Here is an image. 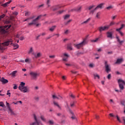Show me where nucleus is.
<instances>
[{
    "label": "nucleus",
    "instance_id": "obj_52",
    "mask_svg": "<svg viewBox=\"0 0 125 125\" xmlns=\"http://www.w3.org/2000/svg\"><path fill=\"white\" fill-rule=\"evenodd\" d=\"M93 6H90L88 7L89 10H91V9H92V8H93Z\"/></svg>",
    "mask_w": 125,
    "mask_h": 125
},
{
    "label": "nucleus",
    "instance_id": "obj_10",
    "mask_svg": "<svg viewBox=\"0 0 125 125\" xmlns=\"http://www.w3.org/2000/svg\"><path fill=\"white\" fill-rule=\"evenodd\" d=\"M25 83L23 82H21L19 86V89L20 90H22L24 87H25Z\"/></svg>",
    "mask_w": 125,
    "mask_h": 125
},
{
    "label": "nucleus",
    "instance_id": "obj_8",
    "mask_svg": "<svg viewBox=\"0 0 125 125\" xmlns=\"http://www.w3.org/2000/svg\"><path fill=\"white\" fill-rule=\"evenodd\" d=\"M40 76V73L37 72H32V81H37L38 77Z\"/></svg>",
    "mask_w": 125,
    "mask_h": 125
},
{
    "label": "nucleus",
    "instance_id": "obj_9",
    "mask_svg": "<svg viewBox=\"0 0 125 125\" xmlns=\"http://www.w3.org/2000/svg\"><path fill=\"white\" fill-rule=\"evenodd\" d=\"M110 28V26H101L99 27V30L101 33V32H103V31H106V30H108Z\"/></svg>",
    "mask_w": 125,
    "mask_h": 125
},
{
    "label": "nucleus",
    "instance_id": "obj_24",
    "mask_svg": "<svg viewBox=\"0 0 125 125\" xmlns=\"http://www.w3.org/2000/svg\"><path fill=\"white\" fill-rule=\"evenodd\" d=\"M53 98L54 99H55V98H57V99H60V100H61L62 99V97H61V96H59L58 97L53 95Z\"/></svg>",
    "mask_w": 125,
    "mask_h": 125
},
{
    "label": "nucleus",
    "instance_id": "obj_39",
    "mask_svg": "<svg viewBox=\"0 0 125 125\" xmlns=\"http://www.w3.org/2000/svg\"><path fill=\"white\" fill-rule=\"evenodd\" d=\"M64 12V10H61V11H59L58 12V14H62Z\"/></svg>",
    "mask_w": 125,
    "mask_h": 125
},
{
    "label": "nucleus",
    "instance_id": "obj_12",
    "mask_svg": "<svg viewBox=\"0 0 125 125\" xmlns=\"http://www.w3.org/2000/svg\"><path fill=\"white\" fill-rule=\"evenodd\" d=\"M63 55L64 57H63L62 60L63 61L67 62V61H68V57H69V56L66 53H64Z\"/></svg>",
    "mask_w": 125,
    "mask_h": 125
},
{
    "label": "nucleus",
    "instance_id": "obj_40",
    "mask_svg": "<svg viewBox=\"0 0 125 125\" xmlns=\"http://www.w3.org/2000/svg\"><path fill=\"white\" fill-rule=\"evenodd\" d=\"M106 8L108 10H110V9H112V8H113V7L112 6H109L106 7Z\"/></svg>",
    "mask_w": 125,
    "mask_h": 125
},
{
    "label": "nucleus",
    "instance_id": "obj_42",
    "mask_svg": "<svg viewBox=\"0 0 125 125\" xmlns=\"http://www.w3.org/2000/svg\"><path fill=\"white\" fill-rule=\"evenodd\" d=\"M117 32H118L119 34H120L121 36H124V33L121 31V30L117 31Z\"/></svg>",
    "mask_w": 125,
    "mask_h": 125
},
{
    "label": "nucleus",
    "instance_id": "obj_43",
    "mask_svg": "<svg viewBox=\"0 0 125 125\" xmlns=\"http://www.w3.org/2000/svg\"><path fill=\"white\" fill-rule=\"evenodd\" d=\"M4 16H5V15L4 14H2V15H1L0 16V21L1 20V19H2V18L4 17Z\"/></svg>",
    "mask_w": 125,
    "mask_h": 125
},
{
    "label": "nucleus",
    "instance_id": "obj_19",
    "mask_svg": "<svg viewBox=\"0 0 125 125\" xmlns=\"http://www.w3.org/2000/svg\"><path fill=\"white\" fill-rule=\"evenodd\" d=\"M10 2H11V0H10V1H8L6 3H5L4 4H2V6H3V7H6V6H7L8 5V4H9L10 3Z\"/></svg>",
    "mask_w": 125,
    "mask_h": 125
},
{
    "label": "nucleus",
    "instance_id": "obj_22",
    "mask_svg": "<svg viewBox=\"0 0 125 125\" xmlns=\"http://www.w3.org/2000/svg\"><path fill=\"white\" fill-rule=\"evenodd\" d=\"M104 5V3H102L100 4H99L96 7V9H98V8H102V6H103Z\"/></svg>",
    "mask_w": 125,
    "mask_h": 125
},
{
    "label": "nucleus",
    "instance_id": "obj_7",
    "mask_svg": "<svg viewBox=\"0 0 125 125\" xmlns=\"http://www.w3.org/2000/svg\"><path fill=\"white\" fill-rule=\"evenodd\" d=\"M104 67L105 68V71L109 74L111 72V66L108 64V62H104Z\"/></svg>",
    "mask_w": 125,
    "mask_h": 125
},
{
    "label": "nucleus",
    "instance_id": "obj_18",
    "mask_svg": "<svg viewBox=\"0 0 125 125\" xmlns=\"http://www.w3.org/2000/svg\"><path fill=\"white\" fill-rule=\"evenodd\" d=\"M56 28V25H54L53 26H52L51 27H50L49 30V31H50V32H54V30H55Z\"/></svg>",
    "mask_w": 125,
    "mask_h": 125
},
{
    "label": "nucleus",
    "instance_id": "obj_53",
    "mask_svg": "<svg viewBox=\"0 0 125 125\" xmlns=\"http://www.w3.org/2000/svg\"><path fill=\"white\" fill-rule=\"evenodd\" d=\"M15 37L17 39L19 38V37H20V35H19V34H17L16 35H15Z\"/></svg>",
    "mask_w": 125,
    "mask_h": 125
},
{
    "label": "nucleus",
    "instance_id": "obj_13",
    "mask_svg": "<svg viewBox=\"0 0 125 125\" xmlns=\"http://www.w3.org/2000/svg\"><path fill=\"white\" fill-rule=\"evenodd\" d=\"M60 7H60L59 5H57L52 6L51 8H52L53 11H56V10H58Z\"/></svg>",
    "mask_w": 125,
    "mask_h": 125
},
{
    "label": "nucleus",
    "instance_id": "obj_44",
    "mask_svg": "<svg viewBox=\"0 0 125 125\" xmlns=\"http://www.w3.org/2000/svg\"><path fill=\"white\" fill-rule=\"evenodd\" d=\"M121 119H122V121H123L124 125H125V117H122L121 118Z\"/></svg>",
    "mask_w": 125,
    "mask_h": 125
},
{
    "label": "nucleus",
    "instance_id": "obj_6",
    "mask_svg": "<svg viewBox=\"0 0 125 125\" xmlns=\"http://www.w3.org/2000/svg\"><path fill=\"white\" fill-rule=\"evenodd\" d=\"M118 82L120 89L121 90H124L125 89V82L122 79H119Z\"/></svg>",
    "mask_w": 125,
    "mask_h": 125
},
{
    "label": "nucleus",
    "instance_id": "obj_47",
    "mask_svg": "<svg viewBox=\"0 0 125 125\" xmlns=\"http://www.w3.org/2000/svg\"><path fill=\"white\" fill-rule=\"evenodd\" d=\"M125 42V41H121V40H118V42H119L120 44H122V43L123 42Z\"/></svg>",
    "mask_w": 125,
    "mask_h": 125
},
{
    "label": "nucleus",
    "instance_id": "obj_37",
    "mask_svg": "<svg viewBox=\"0 0 125 125\" xmlns=\"http://www.w3.org/2000/svg\"><path fill=\"white\" fill-rule=\"evenodd\" d=\"M99 16H100V12H98L97 13L96 17L98 19H99Z\"/></svg>",
    "mask_w": 125,
    "mask_h": 125
},
{
    "label": "nucleus",
    "instance_id": "obj_3",
    "mask_svg": "<svg viewBox=\"0 0 125 125\" xmlns=\"http://www.w3.org/2000/svg\"><path fill=\"white\" fill-rule=\"evenodd\" d=\"M33 120L34 122L32 123V125H42V121H40L38 119V118L37 117V115H36L35 114H33Z\"/></svg>",
    "mask_w": 125,
    "mask_h": 125
},
{
    "label": "nucleus",
    "instance_id": "obj_26",
    "mask_svg": "<svg viewBox=\"0 0 125 125\" xmlns=\"http://www.w3.org/2000/svg\"><path fill=\"white\" fill-rule=\"evenodd\" d=\"M16 74H17V70L13 71L11 73V75L12 76V77H15V76L16 75Z\"/></svg>",
    "mask_w": 125,
    "mask_h": 125
},
{
    "label": "nucleus",
    "instance_id": "obj_41",
    "mask_svg": "<svg viewBox=\"0 0 125 125\" xmlns=\"http://www.w3.org/2000/svg\"><path fill=\"white\" fill-rule=\"evenodd\" d=\"M34 99L36 101H39V100H40V98L39 97H35Z\"/></svg>",
    "mask_w": 125,
    "mask_h": 125
},
{
    "label": "nucleus",
    "instance_id": "obj_27",
    "mask_svg": "<svg viewBox=\"0 0 125 125\" xmlns=\"http://www.w3.org/2000/svg\"><path fill=\"white\" fill-rule=\"evenodd\" d=\"M90 21V18H88L87 20H86V21H84V22H82V24H86L87 23H88V22H89Z\"/></svg>",
    "mask_w": 125,
    "mask_h": 125
},
{
    "label": "nucleus",
    "instance_id": "obj_28",
    "mask_svg": "<svg viewBox=\"0 0 125 125\" xmlns=\"http://www.w3.org/2000/svg\"><path fill=\"white\" fill-rule=\"evenodd\" d=\"M42 54L41 53H38L36 55H35V58H39L42 56Z\"/></svg>",
    "mask_w": 125,
    "mask_h": 125
},
{
    "label": "nucleus",
    "instance_id": "obj_1",
    "mask_svg": "<svg viewBox=\"0 0 125 125\" xmlns=\"http://www.w3.org/2000/svg\"><path fill=\"white\" fill-rule=\"evenodd\" d=\"M12 42H13L12 39H10L2 43H0V50H4V49H5V46H8L9 44H11L14 49H17V48H19V45L17 43H12Z\"/></svg>",
    "mask_w": 125,
    "mask_h": 125
},
{
    "label": "nucleus",
    "instance_id": "obj_17",
    "mask_svg": "<svg viewBox=\"0 0 125 125\" xmlns=\"http://www.w3.org/2000/svg\"><path fill=\"white\" fill-rule=\"evenodd\" d=\"M123 61V60L122 58L121 59H118L117 60V61L115 62V64H121L122 62Z\"/></svg>",
    "mask_w": 125,
    "mask_h": 125
},
{
    "label": "nucleus",
    "instance_id": "obj_4",
    "mask_svg": "<svg viewBox=\"0 0 125 125\" xmlns=\"http://www.w3.org/2000/svg\"><path fill=\"white\" fill-rule=\"evenodd\" d=\"M86 43V41L85 39H84L83 42H82L81 43H80L79 44H74V46L76 47V48H77V49H80L81 47H83V45H85Z\"/></svg>",
    "mask_w": 125,
    "mask_h": 125
},
{
    "label": "nucleus",
    "instance_id": "obj_34",
    "mask_svg": "<svg viewBox=\"0 0 125 125\" xmlns=\"http://www.w3.org/2000/svg\"><path fill=\"white\" fill-rule=\"evenodd\" d=\"M94 76L95 77V78H98V79H100V77L97 74H94Z\"/></svg>",
    "mask_w": 125,
    "mask_h": 125
},
{
    "label": "nucleus",
    "instance_id": "obj_62",
    "mask_svg": "<svg viewBox=\"0 0 125 125\" xmlns=\"http://www.w3.org/2000/svg\"><path fill=\"white\" fill-rule=\"evenodd\" d=\"M41 35L40 34L39 35H38V36L36 37V40H39L40 37H41Z\"/></svg>",
    "mask_w": 125,
    "mask_h": 125
},
{
    "label": "nucleus",
    "instance_id": "obj_64",
    "mask_svg": "<svg viewBox=\"0 0 125 125\" xmlns=\"http://www.w3.org/2000/svg\"><path fill=\"white\" fill-rule=\"evenodd\" d=\"M66 66H67L68 67L71 66V64L70 63H65Z\"/></svg>",
    "mask_w": 125,
    "mask_h": 125
},
{
    "label": "nucleus",
    "instance_id": "obj_61",
    "mask_svg": "<svg viewBox=\"0 0 125 125\" xmlns=\"http://www.w3.org/2000/svg\"><path fill=\"white\" fill-rule=\"evenodd\" d=\"M50 58H55V55L49 56Z\"/></svg>",
    "mask_w": 125,
    "mask_h": 125
},
{
    "label": "nucleus",
    "instance_id": "obj_45",
    "mask_svg": "<svg viewBox=\"0 0 125 125\" xmlns=\"http://www.w3.org/2000/svg\"><path fill=\"white\" fill-rule=\"evenodd\" d=\"M113 25H115V22L112 21L111 22H110L109 25H107V26H109L110 27V26H113Z\"/></svg>",
    "mask_w": 125,
    "mask_h": 125
},
{
    "label": "nucleus",
    "instance_id": "obj_14",
    "mask_svg": "<svg viewBox=\"0 0 125 125\" xmlns=\"http://www.w3.org/2000/svg\"><path fill=\"white\" fill-rule=\"evenodd\" d=\"M107 38H109L110 39H112V36H113V33L112 32H107Z\"/></svg>",
    "mask_w": 125,
    "mask_h": 125
},
{
    "label": "nucleus",
    "instance_id": "obj_15",
    "mask_svg": "<svg viewBox=\"0 0 125 125\" xmlns=\"http://www.w3.org/2000/svg\"><path fill=\"white\" fill-rule=\"evenodd\" d=\"M67 48L68 50H73V48L72 47L71 43H69L67 44Z\"/></svg>",
    "mask_w": 125,
    "mask_h": 125
},
{
    "label": "nucleus",
    "instance_id": "obj_35",
    "mask_svg": "<svg viewBox=\"0 0 125 125\" xmlns=\"http://www.w3.org/2000/svg\"><path fill=\"white\" fill-rule=\"evenodd\" d=\"M99 40V38H96L95 40H91L92 42H96Z\"/></svg>",
    "mask_w": 125,
    "mask_h": 125
},
{
    "label": "nucleus",
    "instance_id": "obj_25",
    "mask_svg": "<svg viewBox=\"0 0 125 125\" xmlns=\"http://www.w3.org/2000/svg\"><path fill=\"white\" fill-rule=\"evenodd\" d=\"M125 25L124 24H122L121 25V27L119 28L116 29V31H121V30L123 29V28H125Z\"/></svg>",
    "mask_w": 125,
    "mask_h": 125
},
{
    "label": "nucleus",
    "instance_id": "obj_38",
    "mask_svg": "<svg viewBox=\"0 0 125 125\" xmlns=\"http://www.w3.org/2000/svg\"><path fill=\"white\" fill-rule=\"evenodd\" d=\"M49 125H53V124H54V122H53V121H52V120H50V121H49Z\"/></svg>",
    "mask_w": 125,
    "mask_h": 125
},
{
    "label": "nucleus",
    "instance_id": "obj_59",
    "mask_svg": "<svg viewBox=\"0 0 125 125\" xmlns=\"http://www.w3.org/2000/svg\"><path fill=\"white\" fill-rule=\"evenodd\" d=\"M13 14H14V15H15L16 16L17 15H18V12H15L13 13Z\"/></svg>",
    "mask_w": 125,
    "mask_h": 125
},
{
    "label": "nucleus",
    "instance_id": "obj_36",
    "mask_svg": "<svg viewBox=\"0 0 125 125\" xmlns=\"http://www.w3.org/2000/svg\"><path fill=\"white\" fill-rule=\"evenodd\" d=\"M6 106H7V109H8V108H10V105H9V103H7V102H6Z\"/></svg>",
    "mask_w": 125,
    "mask_h": 125
},
{
    "label": "nucleus",
    "instance_id": "obj_23",
    "mask_svg": "<svg viewBox=\"0 0 125 125\" xmlns=\"http://www.w3.org/2000/svg\"><path fill=\"white\" fill-rule=\"evenodd\" d=\"M54 103V105L55 106H56L57 107H58V108H59V109H61V107L60 106V105H59V104H58V103H57L56 102H53Z\"/></svg>",
    "mask_w": 125,
    "mask_h": 125
},
{
    "label": "nucleus",
    "instance_id": "obj_11",
    "mask_svg": "<svg viewBox=\"0 0 125 125\" xmlns=\"http://www.w3.org/2000/svg\"><path fill=\"white\" fill-rule=\"evenodd\" d=\"M8 114H10V115H14V116H15V113H14V112L13 111V110H12V109H11V107H9L8 108Z\"/></svg>",
    "mask_w": 125,
    "mask_h": 125
},
{
    "label": "nucleus",
    "instance_id": "obj_30",
    "mask_svg": "<svg viewBox=\"0 0 125 125\" xmlns=\"http://www.w3.org/2000/svg\"><path fill=\"white\" fill-rule=\"evenodd\" d=\"M82 9V6H78L77 8L75 9L76 11H81Z\"/></svg>",
    "mask_w": 125,
    "mask_h": 125
},
{
    "label": "nucleus",
    "instance_id": "obj_50",
    "mask_svg": "<svg viewBox=\"0 0 125 125\" xmlns=\"http://www.w3.org/2000/svg\"><path fill=\"white\" fill-rule=\"evenodd\" d=\"M9 91H10L9 90H8L6 94H7V95H8L9 97H10L11 93H10V92H9Z\"/></svg>",
    "mask_w": 125,
    "mask_h": 125
},
{
    "label": "nucleus",
    "instance_id": "obj_20",
    "mask_svg": "<svg viewBox=\"0 0 125 125\" xmlns=\"http://www.w3.org/2000/svg\"><path fill=\"white\" fill-rule=\"evenodd\" d=\"M21 91H22V92H24L25 93L28 91V88H27V87L26 86L24 87V88H23L22 90H21Z\"/></svg>",
    "mask_w": 125,
    "mask_h": 125
},
{
    "label": "nucleus",
    "instance_id": "obj_32",
    "mask_svg": "<svg viewBox=\"0 0 125 125\" xmlns=\"http://www.w3.org/2000/svg\"><path fill=\"white\" fill-rule=\"evenodd\" d=\"M25 62L26 63H30V62H31V60L29 58H27L25 59Z\"/></svg>",
    "mask_w": 125,
    "mask_h": 125
},
{
    "label": "nucleus",
    "instance_id": "obj_21",
    "mask_svg": "<svg viewBox=\"0 0 125 125\" xmlns=\"http://www.w3.org/2000/svg\"><path fill=\"white\" fill-rule=\"evenodd\" d=\"M40 119L42 121V122H44V123H45L46 122V119L45 118H44V116L43 115H41L40 116Z\"/></svg>",
    "mask_w": 125,
    "mask_h": 125
},
{
    "label": "nucleus",
    "instance_id": "obj_49",
    "mask_svg": "<svg viewBox=\"0 0 125 125\" xmlns=\"http://www.w3.org/2000/svg\"><path fill=\"white\" fill-rule=\"evenodd\" d=\"M111 74H108V76H107V79H108V80H110L111 79Z\"/></svg>",
    "mask_w": 125,
    "mask_h": 125
},
{
    "label": "nucleus",
    "instance_id": "obj_29",
    "mask_svg": "<svg viewBox=\"0 0 125 125\" xmlns=\"http://www.w3.org/2000/svg\"><path fill=\"white\" fill-rule=\"evenodd\" d=\"M0 107H2V108H4L5 107V105L2 102H0Z\"/></svg>",
    "mask_w": 125,
    "mask_h": 125
},
{
    "label": "nucleus",
    "instance_id": "obj_57",
    "mask_svg": "<svg viewBox=\"0 0 125 125\" xmlns=\"http://www.w3.org/2000/svg\"><path fill=\"white\" fill-rule=\"evenodd\" d=\"M39 89V86H37L34 87V90H38Z\"/></svg>",
    "mask_w": 125,
    "mask_h": 125
},
{
    "label": "nucleus",
    "instance_id": "obj_2",
    "mask_svg": "<svg viewBox=\"0 0 125 125\" xmlns=\"http://www.w3.org/2000/svg\"><path fill=\"white\" fill-rule=\"evenodd\" d=\"M42 15L38 16L36 19L33 20L32 25H33V26H35L37 28L40 27L42 24L39 22V20L42 18Z\"/></svg>",
    "mask_w": 125,
    "mask_h": 125
},
{
    "label": "nucleus",
    "instance_id": "obj_51",
    "mask_svg": "<svg viewBox=\"0 0 125 125\" xmlns=\"http://www.w3.org/2000/svg\"><path fill=\"white\" fill-rule=\"evenodd\" d=\"M13 88L14 89H17V85L15 84Z\"/></svg>",
    "mask_w": 125,
    "mask_h": 125
},
{
    "label": "nucleus",
    "instance_id": "obj_5",
    "mask_svg": "<svg viewBox=\"0 0 125 125\" xmlns=\"http://www.w3.org/2000/svg\"><path fill=\"white\" fill-rule=\"evenodd\" d=\"M11 27V25H5L3 27H0V33L1 34H4V33H6L7 30L9 28Z\"/></svg>",
    "mask_w": 125,
    "mask_h": 125
},
{
    "label": "nucleus",
    "instance_id": "obj_33",
    "mask_svg": "<svg viewBox=\"0 0 125 125\" xmlns=\"http://www.w3.org/2000/svg\"><path fill=\"white\" fill-rule=\"evenodd\" d=\"M70 17V15H66L64 17V19L66 20V19H69V18Z\"/></svg>",
    "mask_w": 125,
    "mask_h": 125
},
{
    "label": "nucleus",
    "instance_id": "obj_48",
    "mask_svg": "<svg viewBox=\"0 0 125 125\" xmlns=\"http://www.w3.org/2000/svg\"><path fill=\"white\" fill-rule=\"evenodd\" d=\"M69 112L70 113V114H72L73 116H74V112H73V111H72V110H71V109H69Z\"/></svg>",
    "mask_w": 125,
    "mask_h": 125
},
{
    "label": "nucleus",
    "instance_id": "obj_46",
    "mask_svg": "<svg viewBox=\"0 0 125 125\" xmlns=\"http://www.w3.org/2000/svg\"><path fill=\"white\" fill-rule=\"evenodd\" d=\"M71 21H72V20H70L68 21H67L66 22H65V25H68V24H69V23H70V22H71Z\"/></svg>",
    "mask_w": 125,
    "mask_h": 125
},
{
    "label": "nucleus",
    "instance_id": "obj_16",
    "mask_svg": "<svg viewBox=\"0 0 125 125\" xmlns=\"http://www.w3.org/2000/svg\"><path fill=\"white\" fill-rule=\"evenodd\" d=\"M1 82L3 84L7 83H8V80L7 79H5L4 78L2 77Z\"/></svg>",
    "mask_w": 125,
    "mask_h": 125
},
{
    "label": "nucleus",
    "instance_id": "obj_58",
    "mask_svg": "<svg viewBox=\"0 0 125 125\" xmlns=\"http://www.w3.org/2000/svg\"><path fill=\"white\" fill-rule=\"evenodd\" d=\"M43 6V4H42L39 6H38V8H41V7H42Z\"/></svg>",
    "mask_w": 125,
    "mask_h": 125
},
{
    "label": "nucleus",
    "instance_id": "obj_54",
    "mask_svg": "<svg viewBox=\"0 0 125 125\" xmlns=\"http://www.w3.org/2000/svg\"><path fill=\"white\" fill-rule=\"evenodd\" d=\"M96 10H97V9H96V8H95L94 10L91 11V13H94V12L96 11Z\"/></svg>",
    "mask_w": 125,
    "mask_h": 125
},
{
    "label": "nucleus",
    "instance_id": "obj_56",
    "mask_svg": "<svg viewBox=\"0 0 125 125\" xmlns=\"http://www.w3.org/2000/svg\"><path fill=\"white\" fill-rule=\"evenodd\" d=\"M50 4V0H47L46 4Z\"/></svg>",
    "mask_w": 125,
    "mask_h": 125
},
{
    "label": "nucleus",
    "instance_id": "obj_55",
    "mask_svg": "<svg viewBox=\"0 0 125 125\" xmlns=\"http://www.w3.org/2000/svg\"><path fill=\"white\" fill-rule=\"evenodd\" d=\"M4 23H5V24H9V23H10V21H6L4 22Z\"/></svg>",
    "mask_w": 125,
    "mask_h": 125
},
{
    "label": "nucleus",
    "instance_id": "obj_63",
    "mask_svg": "<svg viewBox=\"0 0 125 125\" xmlns=\"http://www.w3.org/2000/svg\"><path fill=\"white\" fill-rule=\"evenodd\" d=\"M109 102H110V103H114V100L110 99L109 100Z\"/></svg>",
    "mask_w": 125,
    "mask_h": 125
},
{
    "label": "nucleus",
    "instance_id": "obj_60",
    "mask_svg": "<svg viewBox=\"0 0 125 125\" xmlns=\"http://www.w3.org/2000/svg\"><path fill=\"white\" fill-rule=\"evenodd\" d=\"M109 116L110 117H115V115H114V114H113V113H110Z\"/></svg>",
    "mask_w": 125,
    "mask_h": 125
},
{
    "label": "nucleus",
    "instance_id": "obj_31",
    "mask_svg": "<svg viewBox=\"0 0 125 125\" xmlns=\"http://www.w3.org/2000/svg\"><path fill=\"white\" fill-rule=\"evenodd\" d=\"M116 118L119 123H122V121L121 120V119H120V117H119L118 115H116Z\"/></svg>",
    "mask_w": 125,
    "mask_h": 125
}]
</instances>
